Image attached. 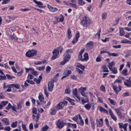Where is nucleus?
I'll list each match as a JSON object with an SVG mask.
<instances>
[{"instance_id":"6","label":"nucleus","mask_w":131,"mask_h":131,"mask_svg":"<svg viewBox=\"0 0 131 131\" xmlns=\"http://www.w3.org/2000/svg\"><path fill=\"white\" fill-rule=\"evenodd\" d=\"M53 56L51 57V60H55L57 59V56L59 55V53H60V51L59 50L54 49L53 51Z\"/></svg>"},{"instance_id":"32","label":"nucleus","mask_w":131,"mask_h":131,"mask_svg":"<svg viewBox=\"0 0 131 131\" xmlns=\"http://www.w3.org/2000/svg\"><path fill=\"white\" fill-rule=\"evenodd\" d=\"M128 72L127 71V69H124L122 72V75H124V76H127L128 75Z\"/></svg>"},{"instance_id":"52","label":"nucleus","mask_w":131,"mask_h":131,"mask_svg":"<svg viewBox=\"0 0 131 131\" xmlns=\"http://www.w3.org/2000/svg\"><path fill=\"white\" fill-rule=\"evenodd\" d=\"M71 92V91L70 90V89L68 88L67 89H66L65 90V93L67 94L68 95H69V94H70V92Z\"/></svg>"},{"instance_id":"4","label":"nucleus","mask_w":131,"mask_h":131,"mask_svg":"<svg viewBox=\"0 0 131 131\" xmlns=\"http://www.w3.org/2000/svg\"><path fill=\"white\" fill-rule=\"evenodd\" d=\"M56 125L57 127L61 129L63 128L65 125H66V123L64 122L63 121H61L60 120H58L57 122L56 123Z\"/></svg>"},{"instance_id":"64","label":"nucleus","mask_w":131,"mask_h":131,"mask_svg":"<svg viewBox=\"0 0 131 131\" xmlns=\"http://www.w3.org/2000/svg\"><path fill=\"white\" fill-rule=\"evenodd\" d=\"M29 129L31 130H32V129H33V124H32V123H31L29 125Z\"/></svg>"},{"instance_id":"22","label":"nucleus","mask_w":131,"mask_h":131,"mask_svg":"<svg viewBox=\"0 0 131 131\" xmlns=\"http://www.w3.org/2000/svg\"><path fill=\"white\" fill-rule=\"evenodd\" d=\"M98 108L100 112H104V113H105L106 114H108V111L104 108V107H102V106H98Z\"/></svg>"},{"instance_id":"43","label":"nucleus","mask_w":131,"mask_h":131,"mask_svg":"<svg viewBox=\"0 0 131 131\" xmlns=\"http://www.w3.org/2000/svg\"><path fill=\"white\" fill-rule=\"evenodd\" d=\"M71 53H73V50L72 49H68L67 50L66 52L64 53L67 54H69Z\"/></svg>"},{"instance_id":"50","label":"nucleus","mask_w":131,"mask_h":131,"mask_svg":"<svg viewBox=\"0 0 131 131\" xmlns=\"http://www.w3.org/2000/svg\"><path fill=\"white\" fill-rule=\"evenodd\" d=\"M122 82V80L121 79H116L114 83H121Z\"/></svg>"},{"instance_id":"8","label":"nucleus","mask_w":131,"mask_h":131,"mask_svg":"<svg viewBox=\"0 0 131 131\" xmlns=\"http://www.w3.org/2000/svg\"><path fill=\"white\" fill-rule=\"evenodd\" d=\"M72 72L70 70H64L63 72L64 76L61 77V79H64V78H66V77H68L70 74H71Z\"/></svg>"},{"instance_id":"5","label":"nucleus","mask_w":131,"mask_h":131,"mask_svg":"<svg viewBox=\"0 0 131 131\" xmlns=\"http://www.w3.org/2000/svg\"><path fill=\"white\" fill-rule=\"evenodd\" d=\"M55 81L54 80H52L48 83V90L49 92H53V90L54 89V82Z\"/></svg>"},{"instance_id":"62","label":"nucleus","mask_w":131,"mask_h":131,"mask_svg":"<svg viewBox=\"0 0 131 131\" xmlns=\"http://www.w3.org/2000/svg\"><path fill=\"white\" fill-rule=\"evenodd\" d=\"M100 90L102 92H106V89H105V86L104 85H102L100 87Z\"/></svg>"},{"instance_id":"2","label":"nucleus","mask_w":131,"mask_h":131,"mask_svg":"<svg viewBox=\"0 0 131 131\" xmlns=\"http://www.w3.org/2000/svg\"><path fill=\"white\" fill-rule=\"evenodd\" d=\"M37 54V51L32 49L29 50L26 53V56L28 58H32V57H34V56H36Z\"/></svg>"},{"instance_id":"18","label":"nucleus","mask_w":131,"mask_h":131,"mask_svg":"<svg viewBox=\"0 0 131 131\" xmlns=\"http://www.w3.org/2000/svg\"><path fill=\"white\" fill-rule=\"evenodd\" d=\"M94 46V42L93 41H90L87 43L85 45L86 49H91L92 47Z\"/></svg>"},{"instance_id":"39","label":"nucleus","mask_w":131,"mask_h":131,"mask_svg":"<svg viewBox=\"0 0 131 131\" xmlns=\"http://www.w3.org/2000/svg\"><path fill=\"white\" fill-rule=\"evenodd\" d=\"M50 128V127L48 126V125H45L42 128V131H46L48 130Z\"/></svg>"},{"instance_id":"27","label":"nucleus","mask_w":131,"mask_h":131,"mask_svg":"<svg viewBox=\"0 0 131 131\" xmlns=\"http://www.w3.org/2000/svg\"><path fill=\"white\" fill-rule=\"evenodd\" d=\"M2 121H3V122H5V123L6 125H10V122L9 121V120L8 119V118H3L2 120Z\"/></svg>"},{"instance_id":"61","label":"nucleus","mask_w":131,"mask_h":131,"mask_svg":"<svg viewBox=\"0 0 131 131\" xmlns=\"http://www.w3.org/2000/svg\"><path fill=\"white\" fill-rule=\"evenodd\" d=\"M96 124H95V122L93 121L91 122V127L92 128V129H95V126Z\"/></svg>"},{"instance_id":"44","label":"nucleus","mask_w":131,"mask_h":131,"mask_svg":"<svg viewBox=\"0 0 131 131\" xmlns=\"http://www.w3.org/2000/svg\"><path fill=\"white\" fill-rule=\"evenodd\" d=\"M10 2H11V0H3L2 5H7Z\"/></svg>"},{"instance_id":"9","label":"nucleus","mask_w":131,"mask_h":131,"mask_svg":"<svg viewBox=\"0 0 131 131\" xmlns=\"http://www.w3.org/2000/svg\"><path fill=\"white\" fill-rule=\"evenodd\" d=\"M33 2L36 4V5H38V7L39 8V9H43V8H45V6H43V3H41V2L33 0Z\"/></svg>"},{"instance_id":"30","label":"nucleus","mask_w":131,"mask_h":131,"mask_svg":"<svg viewBox=\"0 0 131 131\" xmlns=\"http://www.w3.org/2000/svg\"><path fill=\"white\" fill-rule=\"evenodd\" d=\"M38 98L40 102H42L45 98H43V95L41 93L39 94Z\"/></svg>"},{"instance_id":"31","label":"nucleus","mask_w":131,"mask_h":131,"mask_svg":"<svg viewBox=\"0 0 131 131\" xmlns=\"http://www.w3.org/2000/svg\"><path fill=\"white\" fill-rule=\"evenodd\" d=\"M108 55L110 56V57H111V56L113 57H118L119 56V54L118 53H111L110 52L108 53Z\"/></svg>"},{"instance_id":"47","label":"nucleus","mask_w":131,"mask_h":131,"mask_svg":"<svg viewBox=\"0 0 131 131\" xmlns=\"http://www.w3.org/2000/svg\"><path fill=\"white\" fill-rule=\"evenodd\" d=\"M96 62H101L102 61V58L100 55H99L96 59Z\"/></svg>"},{"instance_id":"40","label":"nucleus","mask_w":131,"mask_h":131,"mask_svg":"<svg viewBox=\"0 0 131 131\" xmlns=\"http://www.w3.org/2000/svg\"><path fill=\"white\" fill-rule=\"evenodd\" d=\"M7 79V76L5 75H0V80H6Z\"/></svg>"},{"instance_id":"46","label":"nucleus","mask_w":131,"mask_h":131,"mask_svg":"<svg viewBox=\"0 0 131 131\" xmlns=\"http://www.w3.org/2000/svg\"><path fill=\"white\" fill-rule=\"evenodd\" d=\"M76 70H77V72H78V73H79V74H83V71H82L78 68H77Z\"/></svg>"},{"instance_id":"38","label":"nucleus","mask_w":131,"mask_h":131,"mask_svg":"<svg viewBox=\"0 0 131 131\" xmlns=\"http://www.w3.org/2000/svg\"><path fill=\"white\" fill-rule=\"evenodd\" d=\"M31 73L33 75H38V73H37V71H34V69H32Z\"/></svg>"},{"instance_id":"53","label":"nucleus","mask_w":131,"mask_h":131,"mask_svg":"<svg viewBox=\"0 0 131 131\" xmlns=\"http://www.w3.org/2000/svg\"><path fill=\"white\" fill-rule=\"evenodd\" d=\"M78 3L81 6H83V5L85 4V3H84L83 0H78Z\"/></svg>"},{"instance_id":"48","label":"nucleus","mask_w":131,"mask_h":131,"mask_svg":"<svg viewBox=\"0 0 131 131\" xmlns=\"http://www.w3.org/2000/svg\"><path fill=\"white\" fill-rule=\"evenodd\" d=\"M71 78H72V79H74V80H77V76H75V75H72L71 76Z\"/></svg>"},{"instance_id":"16","label":"nucleus","mask_w":131,"mask_h":131,"mask_svg":"<svg viewBox=\"0 0 131 131\" xmlns=\"http://www.w3.org/2000/svg\"><path fill=\"white\" fill-rule=\"evenodd\" d=\"M8 104H9V101H2L0 104V110L3 109V107H5V106H6V105H8Z\"/></svg>"},{"instance_id":"7","label":"nucleus","mask_w":131,"mask_h":131,"mask_svg":"<svg viewBox=\"0 0 131 131\" xmlns=\"http://www.w3.org/2000/svg\"><path fill=\"white\" fill-rule=\"evenodd\" d=\"M118 86H119V89H118V87H117V86H115V85L113 86V89L114 91L116 92V94L117 95H118V93H119V92H121L122 90L121 89H122V87L121 86L118 85Z\"/></svg>"},{"instance_id":"3","label":"nucleus","mask_w":131,"mask_h":131,"mask_svg":"<svg viewBox=\"0 0 131 131\" xmlns=\"http://www.w3.org/2000/svg\"><path fill=\"white\" fill-rule=\"evenodd\" d=\"M81 24L84 27L89 26V25L91 24V20L90 18H89V17L85 16L83 18Z\"/></svg>"},{"instance_id":"29","label":"nucleus","mask_w":131,"mask_h":131,"mask_svg":"<svg viewBox=\"0 0 131 131\" xmlns=\"http://www.w3.org/2000/svg\"><path fill=\"white\" fill-rule=\"evenodd\" d=\"M76 66L78 67V68H79L80 69H81V70H82L83 71H84L85 67H84V66H82L81 64L78 63Z\"/></svg>"},{"instance_id":"63","label":"nucleus","mask_w":131,"mask_h":131,"mask_svg":"<svg viewBox=\"0 0 131 131\" xmlns=\"http://www.w3.org/2000/svg\"><path fill=\"white\" fill-rule=\"evenodd\" d=\"M128 40L124 39L121 40V43H127Z\"/></svg>"},{"instance_id":"26","label":"nucleus","mask_w":131,"mask_h":131,"mask_svg":"<svg viewBox=\"0 0 131 131\" xmlns=\"http://www.w3.org/2000/svg\"><path fill=\"white\" fill-rule=\"evenodd\" d=\"M97 125L99 127L103 126V119H100L98 121Z\"/></svg>"},{"instance_id":"10","label":"nucleus","mask_w":131,"mask_h":131,"mask_svg":"<svg viewBox=\"0 0 131 131\" xmlns=\"http://www.w3.org/2000/svg\"><path fill=\"white\" fill-rule=\"evenodd\" d=\"M73 94L74 95V97H75V99L77 98V100L79 101H80V97L77 95V89H75L74 90H73Z\"/></svg>"},{"instance_id":"17","label":"nucleus","mask_w":131,"mask_h":131,"mask_svg":"<svg viewBox=\"0 0 131 131\" xmlns=\"http://www.w3.org/2000/svg\"><path fill=\"white\" fill-rule=\"evenodd\" d=\"M47 6H48V9H49L50 11H51L53 13H54V12H57V11H58V8H54L49 4H48Z\"/></svg>"},{"instance_id":"35","label":"nucleus","mask_w":131,"mask_h":131,"mask_svg":"<svg viewBox=\"0 0 131 131\" xmlns=\"http://www.w3.org/2000/svg\"><path fill=\"white\" fill-rule=\"evenodd\" d=\"M43 90H44V93L46 97L48 98V97H49V92H48V91H47V85H44Z\"/></svg>"},{"instance_id":"21","label":"nucleus","mask_w":131,"mask_h":131,"mask_svg":"<svg viewBox=\"0 0 131 131\" xmlns=\"http://www.w3.org/2000/svg\"><path fill=\"white\" fill-rule=\"evenodd\" d=\"M64 60L66 61V62H68L69 60H70V58H71V56L69 54H67V53H64Z\"/></svg>"},{"instance_id":"25","label":"nucleus","mask_w":131,"mask_h":131,"mask_svg":"<svg viewBox=\"0 0 131 131\" xmlns=\"http://www.w3.org/2000/svg\"><path fill=\"white\" fill-rule=\"evenodd\" d=\"M110 70H111V71H112V73H113L114 74H117L118 73V71H117V69L116 68H112L111 69H110Z\"/></svg>"},{"instance_id":"33","label":"nucleus","mask_w":131,"mask_h":131,"mask_svg":"<svg viewBox=\"0 0 131 131\" xmlns=\"http://www.w3.org/2000/svg\"><path fill=\"white\" fill-rule=\"evenodd\" d=\"M68 38H69V39H70L71 38V37H72V34H71V31H70V29H68Z\"/></svg>"},{"instance_id":"24","label":"nucleus","mask_w":131,"mask_h":131,"mask_svg":"<svg viewBox=\"0 0 131 131\" xmlns=\"http://www.w3.org/2000/svg\"><path fill=\"white\" fill-rule=\"evenodd\" d=\"M120 30V36H123L124 34H125V32H124V30H123V28H119Z\"/></svg>"},{"instance_id":"59","label":"nucleus","mask_w":131,"mask_h":131,"mask_svg":"<svg viewBox=\"0 0 131 131\" xmlns=\"http://www.w3.org/2000/svg\"><path fill=\"white\" fill-rule=\"evenodd\" d=\"M17 109H21V108H22V104H21V103H17Z\"/></svg>"},{"instance_id":"58","label":"nucleus","mask_w":131,"mask_h":131,"mask_svg":"<svg viewBox=\"0 0 131 131\" xmlns=\"http://www.w3.org/2000/svg\"><path fill=\"white\" fill-rule=\"evenodd\" d=\"M113 65H114V62L112 61V62L110 63L108 65L109 69H111V68H112Z\"/></svg>"},{"instance_id":"19","label":"nucleus","mask_w":131,"mask_h":131,"mask_svg":"<svg viewBox=\"0 0 131 131\" xmlns=\"http://www.w3.org/2000/svg\"><path fill=\"white\" fill-rule=\"evenodd\" d=\"M115 111L116 112L119 117H120L121 119H122V118H123V116H122V115H121V113L120 112V110H119V108H115Z\"/></svg>"},{"instance_id":"1","label":"nucleus","mask_w":131,"mask_h":131,"mask_svg":"<svg viewBox=\"0 0 131 131\" xmlns=\"http://www.w3.org/2000/svg\"><path fill=\"white\" fill-rule=\"evenodd\" d=\"M84 53V49L81 50L78 56V59L79 61H82V62L86 61L89 60V54L88 53H85L84 54V58H82V54Z\"/></svg>"},{"instance_id":"28","label":"nucleus","mask_w":131,"mask_h":131,"mask_svg":"<svg viewBox=\"0 0 131 131\" xmlns=\"http://www.w3.org/2000/svg\"><path fill=\"white\" fill-rule=\"evenodd\" d=\"M101 68L103 70V72H109L108 68L106 66H102Z\"/></svg>"},{"instance_id":"15","label":"nucleus","mask_w":131,"mask_h":131,"mask_svg":"<svg viewBox=\"0 0 131 131\" xmlns=\"http://www.w3.org/2000/svg\"><path fill=\"white\" fill-rule=\"evenodd\" d=\"M86 90V88L81 87L80 88V90L81 91V95L83 96V97H85V98H86V94L84 93V91Z\"/></svg>"},{"instance_id":"14","label":"nucleus","mask_w":131,"mask_h":131,"mask_svg":"<svg viewBox=\"0 0 131 131\" xmlns=\"http://www.w3.org/2000/svg\"><path fill=\"white\" fill-rule=\"evenodd\" d=\"M126 81L127 82H124V84L126 86H127V88H131V81H130V77H129L128 79H126Z\"/></svg>"},{"instance_id":"45","label":"nucleus","mask_w":131,"mask_h":131,"mask_svg":"<svg viewBox=\"0 0 131 131\" xmlns=\"http://www.w3.org/2000/svg\"><path fill=\"white\" fill-rule=\"evenodd\" d=\"M17 123H18V122H17V121H16L15 122H12V123L11 124L12 127H13V128L17 127Z\"/></svg>"},{"instance_id":"23","label":"nucleus","mask_w":131,"mask_h":131,"mask_svg":"<svg viewBox=\"0 0 131 131\" xmlns=\"http://www.w3.org/2000/svg\"><path fill=\"white\" fill-rule=\"evenodd\" d=\"M78 116H79V119L80 120V122L79 123V124H80V125H83V124H84V122H83V120L81 118V116H80V114H79Z\"/></svg>"},{"instance_id":"57","label":"nucleus","mask_w":131,"mask_h":131,"mask_svg":"<svg viewBox=\"0 0 131 131\" xmlns=\"http://www.w3.org/2000/svg\"><path fill=\"white\" fill-rule=\"evenodd\" d=\"M69 5L72 7V8H76V4L75 3H69Z\"/></svg>"},{"instance_id":"49","label":"nucleus","mask_w":131,"mask_h":131,"mask_svg":"<svg viewBox=\"0 0 131 131\" xmlns=\"http://www.w3.org/2000/svg\"><path fill=\"white\" fill-rule=\"evenodd\" d=\"M22 128L24 129L25 131H28V129H27V128H26V125L24 124H21Z\"/></svg>"},{"instance_id":"20","label":"nucleus","mask_w":131,"mask_h":131,"mask_svg":"<svg viewBox=\"0 0 131 131\" xmlns=\"http://www.w3.org/2000/svg\"><path fill=\"white\" fill-rule=\"evenodd\" d=\"M57 110H60L61 109H63L64 108V105H63V103L62 102H59L57 106H56Z\"/></svg>"},{"instance_id":"12","label":"nucleus","mask_w":131,"mask_h":131,"mask_svg":"<svg viewBox=\"0 0 131 131\" xmlns=\"http://www.w3.org/2000/svg\"><path fill=\"white\" fill-rule=\"evenodd\" d=\"M80 36V35L79 33H77L76 34V38L73 39L72 41V43L74 45L75 43H76L77 41H78V38H79V37Z\"/></svg>"},{"instance_id":"56","label":"nucleus","mask_w":131,"mask_h":131,"mask_svg":"<svg viewBox=\"0 0 131 131\" xmlns=\"http://www.w3.org/2000/svg\"><path fill=\"white\" fill-rule=\"evenodd\" d=\"M102 19H106L107 18V13H103L102 14Z\"/></svg>"},{"instance_id":"55","label":"nucleus","mask_w":131,"mask_h":131,"mask_svg":"<svg viewBox=\"0 0 131 131\" xmlns=\"http://www.w3.org/2000/svg\"><path fill=\"white\" fill-rule=\"evenodd\" d=\"M6 76L7 77L8 79H13V78H15V77L12 76L9 74L6 75Z\"/></svg>"},{"instance_id":"37","label":"nucleus","mask_w":131,"mask_h":131,"mask_svg":"<svg viewBox=\"0 0 131 131\" xmlns=\"http://www.w3.org/2000/svg\"><path fill=\"white\" fill-rule=\"evenodd\" d=\"M84 107L87 110H91V108H92V105H91L90 103L86 104L84 105Z\"/></svg>"},{"instance_id":"13","label":"nucleus","mask_w":131,"mask_h":131,"mask_svg":"<svg viewBox=\"0 0 131 131\" xmlns=\"http://www.w3.org/2000/svg\"><path fill=\"white\" fill-rule=\"evenodd\" d=\"M108 112L111 118L113 119V120H114L115 121H116L117 120V118H116V117H115L111 109L109 110Z\"/></svg>"},{"instance_id":"51","label":"nucleus","mask_w":131,"mask_h":131,"mask_svg":"<svg viewBox=\"0 0 131 131\" xmlns=\"http://www.w3.org/2000/svg\"><path fill=\"white\" fill-rule=\"evenodd\" d=\"M37 109H36V108L35 107H33V108L32 109L33 114H37Z\"/></svg>"},{"instance_id":"42","label":"nucleus","mask_w":131,"mask_h":131,"mask_svg":"<svg viewBox=\"0 0 131 131\" xmlns=\"http://www.w3.org/2000/svg\"><path fill=\"white\" fill-rule=\"evenodd\" d=\"M51 69H52L51 67L47 66L46 69V72H47V73H50V72H51Z\"/></svg>"},{"instance_id":"60","label":"nucleus","mask_w":131,"mask_h":131,"mask_svg":"<svg viewBox=\"0 0 131 131\" xmlns=\"http://www.w3.org/2000/svg\"><path fill=\"white\" fill-rule=\"evenodd\" d=\"M34 77L33 75L29 74L28 76V79H33Z\"/></svg>"},{"instance_id":"54","label":"nucleus","mask_w":131,"mask_h":131,"mask_svg":"<svg viewBox=\"0 0 131 131\" xmlns=\"http://www.w3.org/2000/svg\"><path fill=\"white\" fill-rule=\"evenodd\" d=\"M122 97H128L129 96V93L128 92L124 93L122 94Z\"/></svg>"},{"instance_id":"36","label":"nucleus","mask_w":131,"mask_h":131,"mask_svg":"<svg viewBox=\"0 0 131 131\" xmlns=\"http://www.w3.org/2000/svg\"><path fill=\"white\" fill-rule=\"evenodd\" d=\"M10 85L12 88H15V89H17L18 90L20 89V85L19 84H12Z\"/></svg>"},{"instance_id":"41","label":"nucleus","mask_w":131,"mask_h":131,"mask_svg":"<svg viewBox=\"0 0 131 131\" xmlns=\"http://www.w3.org/2000/svg\"><path fill=\"white\" fill-rule=\"evenodd\" d=\"M51 115H55L56 113H57V110L52 108L51 110Z\"/></svg>"},{"instance_id":"34","label":"nucleus","mask_w":131,"mask_h":131,"mask_svg":"<svg viewBox=\"0 0 131 131\" xmlns=\"http://www.w3.org/2000/svg\"><path fill=\"white\" fill-rule=\"evenodd\" d=\"M108 101H110V103L111 105H113V106H115L116 105V102L114 101L113 99H111V98H108Z\"/></svg>"},{"instance_id":"11","label":"nucleus","mask_w":131,"mask_h":131,"mask_svg":"<svg viewBox=\"0 0 131 131\" xmlns=\"http://www.w3.org/2000/svg\"><path fill=\"white\" fill-rule=\"evenodd\" d=\"M119 128L120 129L123 128L124 130L125 131L127 130L126 127H127V124L125 123L123 124L122 123H119Z\"/></svg>"}]
</instances>
